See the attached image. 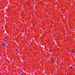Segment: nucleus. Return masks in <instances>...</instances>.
I'll list each match as a JSON object with an SVG mask.
<instances>
[{
    "mask_svg": "<svg viewBox=\"0 0 75 75\" xmlns=\"http://www.w3.org/2000/svg\"><path fill=\"white\" fill-rule=\"evenodd\" d=\"M71 51H72L73 53H75V51H74V50H71Z\"/></svg>",
    "mask_w": 75,
    "mask_h": 75,
    "instance_id": "obj_1",
    "label": "nucleus"
},
{
    "mask_svg": "<svg viewBox=\"0 0 75 75\" xmlns=\"http://www.w3.org/2000/svg\"><path fill=\"white\" fill-rule=\"evenodd\" d=\"M3 46H4V47H6V44L5 43H4Z\"/></svg>",
    "mask_w": 75,
    "mask_h": 75,
    "instance_id": "obj_2",
    "label": "nucleus"
},
{
    "mask_svg": "<svg viewBox=\"0 0 75 75\" xmlns=\"http://www.w3.org/2000/svg\"><path fill=\"white\" fill-rule=\"evenodd\" d=\"M69 68V69H72V68H73V67H70Z\"/></svg>",
    "mask_w": 75,
    "mask_h": 75,
    "instance_id": "obj_3",
    "label": "nucleus"
},
{
    "mask_svg": "<svg viewBox=\"0 0 75 75\" xmlns=\"http://www.w3.org/2000/svg\"><path fill=\"white\" fill-rule=\"evenodd\" d=\"M21 75H23V74H21Z\"/></svg>",
    "mask_w": 75,
    "mask_h": 75,
    "instance_id": "obj_4",
    "label": "nucleus"
},
{
    "mask_svg": "<svg viewBox=\"0 0 75 75\" xmlns=\"http://www.w3.org/2000/svg\"><path fill=\"white\" fill-rule=\"evenodd\" d=\"M33 38H35V37H34V36H33Z\"/></svg>",
    "mask_w": 75,
    "mask_h": 75,
    "instance_id": "obj_5",
    "label": "nucleus"
},
{
    "mask_svg": "<svg viewBox=\"0 0 75 75\" xmlns=\"http://www.w3.org/2000/svg\"><path fill=\"white\" fill-rule=\"evenodd\" d=\"M54 62V61H52V62Z\"/></svg>",
    "mask_w": 75,
    "mask_h": 75,
    "instance_id": "obj_6",
    "label": "nucleus"
}]
</instances>
